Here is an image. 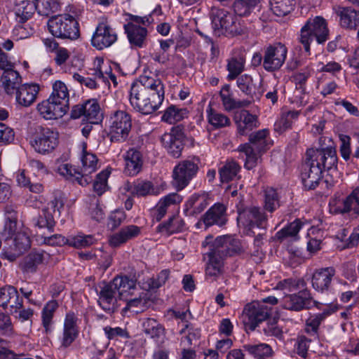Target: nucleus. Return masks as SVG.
<instances>
[{"mask_svg":"<svg viewBox=\"0 0 359 359\" xmlns=\"http://www.w3.org/2000/svg\"><path fill=\"white\" fill-rule=\"evenodd\" d=\"M142 228L130 224L125 226L121 230L109 237V242L111 246L118 247L126 243L128 241L134 239L141 233Z\"/></svg>","mask_w":359,"mask_h":359,"instance_id":"29","label":"nucleus"},{"mask_svg":"<svg viewBox=\"0 0 359 359\" xmlns=\"http://www.w3.org/2000/svg\"><path fill=\"white\" fill-rule=\"evenodd\" d=\"M269 3L272 12L279 17L290 13L294 6V0H270Z\"/></svg>","mask_w":359,"mask_h":359,"instance_id":"44","label":"nucleus"},{"mask_svg":"<svg viewBox=\"0 0 359 359\" xmlns=\"http://www.w3.org/2000/svg\"><path fill=\"white\" fill-rule=\"evenodd\" d=\"M165 90L162 81L156 77L141 76L133 83L130 90V103L133 109L148 115L159 109L164 100Z\"/></svg>","mask_w":359,"mask_h":359,"instance_id":"1","label":"nucleus"},{"mask_svg":"<svg viewBox=\"0 0 359 359\" xmlns=\"http://www.w3.org/2000/svg\"><path fill=\"white\" fill-rule=\"evenodd\" d=\"M22 231H18L16 218L13 215H11L6 221L1 236L5 241L8 242L13 238L18 232Z\"/></svg>","mask_w":359,"mask_h":359,"instance_id":"54","label":"nucleus"},{"mask_svg":"<svg viewBox=\"0 0 359 359\" xmlns=\"http://www.w3.org/2000/svg\"><path fill=\"white\" fill-rule=\"evenodd\" d=\"M125 162L124 173L129 176H135L142 169L143 156L140 151L135 148L129 149L123 156Z\"/></svg>","mask_w":359,"mask_h":359,"instance_id":"25","label":"nucleus"},{"mask_svg":"<svg viewBox=\"0 0 359 359\" xmlns=\"http://www.w3.org/2000/svg\"><path fill=\"white\" fill-rule=\"evenodd\" d=\"M233 119L240 135H245L253 128L258 127L257 116L250 114L247 110L236 111Z\"/></svg>","mask_w":359,"mask_h":359,"instance_id":"28","label":"nucleus"},{"mask_svg":"<svg viewBox=\"0 0 359 359\" xmlns=\"http://www.w3.org/2000/svg\"><path fill=\"white\" fill-rule=\"evenodd\" d=\"M206 111L208 114V122L213 128L217 129L224 126V116L222 114L214 110L211 107L210 104H209Z\"/></svg>","mask_w":359,"mask_h":359,"instance_id":"58","label":"nucleus"},{"mask_svg":"<svg viewBox=\"0 0 359 359\" xmlns=\"http://www.w3.org/2000/svg\"><path fill=\"white\" fill-rule=\"evenodd\" d=\"M58 133L50 128H44L34 140L33 147L40 154L52 151L58 144Z\"/></svg>","mask_w":359,"mask_h":359,"instance_id":"20","label":"nucleus"},{"mask_svg":"<svg viewBox=\"0 0 359 359\" xmlns=\"http://www.w3.org/2000/svg\"><path fill=\"white\" fill-rule=\"evenodd\" d=\"M244 349L255 359H265L273 355L271 347L266 344H245Z\"/></svg>","mask_w":359,"mask_h":359,"instance_id":"43","label":"nucleus"},{"mask_svg":"<svg viewBox=\"0 0 359 359\" xmlns=\"http://www.w3.org/2000/svg\"><path fill=\"white\" fill-rule=\"evenodd\" d=\"M236 79L238 88L245 95H250L252 92V78L251 76L245 74H241Z\"/></svg>","mask_w":359,"mask_h":359,"instance_id":"60","label":"nucleus"},{"mask_svg":"<svg viewBox=\"0 0 359 359\" xmlns=\"http://www.w3.org/2000/svg\"><path fill=\"white\" fill-rule=\"evenodd\" d=\"M112 283L116 286L120 299L135 295L137 292L141 290L137 285L136 280L127 276H116L113 279Z\"/></svg>","mask_w":359,"mask_h":359,"instance_id":"30","label":"nucleus"},{"mask_svg":"<svg viewBox=\"0 0 359 359\" xmlns=\"http://www.w3.org/2000/svg\"><path fill=\"white\" fill-rule=\"evenodd\" d=\"M271 309L259 301L247 304L243 311V322L245 329L254 331L270 316Z\"/></svg>","mask_w":359,"mask_h":359,"instance_id":"9","label":"nucleus"},{"mask_svg":"<svg viewBox=\"0 0 359 359\" xmlns=\"http://www.w3.org/2000/svg\"><path fill=\"white\" fill-rule=\"evenodd\" d=\"M239 151L244 152L246 156L245 168L248 170L252 169L261 161L262 152H257L256 149L250 147L249 144H241Z\"/></svg>","mask_w":359,"mask_h":359,"instance_id":"46","label":"nucleus"},{"mask_svg":"<svg viewBox=\"0 0 359 359\" xmlns=\"http://www.w3.org/2000/svg\"><path fill=\"white\" fill-rule=\"evenodd\" d=\"M36 7L35 2L30 0H20L15 4L14 11L15 19L20 24H23L32 18Z\"/></svg>","mask_w":359,"mask_h":359,"instance_id":"34","label":"nucleus"},{"mask_svg":"<svg viewBox=\"0 0 359 359\" xmlns=\"http://www.w3.org/2000/svg\"><path fill=\"white\" fill-rule=\"evenodd\" d=\"M260 0H236L233 5V11L238 16L250 14Z\"/></svg>","mask_w":359,"mask_h":359,"instance_id":"51","label":"nucleus"},{"mask_svg":"<svg viewBox=\"0 0 359 359\" xmlns=\"http://www.w3.org/2000/svg\"><path fill=\"white\" fill-rule=\"evenodd\" d=\"M183 133L181 130L173 128L161 137V142L168 152L173 157L178 158L183 149Z\"/></svg>","mask_w":359,"mask_h":359,"instance_id":"23","label":"nucleus"},{"mask_svg":"<svg viewBox=\"0 0 359 359\" xmlns=\"http://www.w3.org/2000/svg\"><path fill=\"white\" fill-rule=\"evenodd\" d=\"M238 220L245 226L248 231L255 233V229L265 231L267 226V217L258 207L252 206L238 212Z\"/></svg>","mask_w":359,"mask_h":359,"instance_id":"12","label":"nucleus"},{"mask_svg":"<svg viewBox=\"0 0 359 359\" xmlns=\"http://www.w3.org/2000/svg\"><path fill=\"white\" fill-rule=\"evenodd\" d=\"M96 292L98 295L97 302L100 307L109 313L114 312L119 297L112 281L100 285Z\"/></svg>","mask_w":359,"mask_h":359,"instance_id":"18","label":"nucleus"},{"mask_svg":"<svg viewBox=\"0 0 359 359\" xmlns=\"http://www.w3.org/2000/svg\"><path fill=\"white\" fill-rule=\"evenodd\" d=\"M198 171V166L191 161H183L178 163L172 172L173 184L178 190L188 185Z\"/></svg>","mask_w":359,"mask_h":359,"instance_id":"16","label":"nucleus"},{"mask_svg":"<svg viewBox=\"0 0 359 359\" xmlns=\"http://www.w3.org/2000/svg\"><path fill=\"white\" fill-rule=\"evenodd\" d=\"M184 223L182 219L178 217H172L164 224V227L170 233L181 231Z\"/></svg>","mask_w":359,"mask_h":359,"instance_id":"62","label":"nucleus"},{"mask_svg":"<svg viewBox=\"0 0 359 359\" xmlns=\"http://www.w3.org/2000/svg\"><path fill=\"white\" fill-rule=\"evenodd\" d=\"M244 252L245 245L239 239L226 236V257L240 255Z\"/></svg>","mask_w":359,"mask_h":359,"instance_id":"53","label":"nucleus"},{"mask_svg":"<svg viewBox=\"0 0 359 359\" xmlns=\"http://www.w3.org/2000/svg\"><path fill=\"white\" fill-rule=\"evenodd\" d=\"M124 189L130 192L133 196L144 197L147 196H157L161 190L159 187L154 186L150 181H137L133 184L127 183Z\"/></svg>","mask_w":359,"mask_h":359,"instance_id":"27","label":"nucleus"},{"mask_svg":"<svg viewBox=\"0 0 359 359\" xmlns=\"http://www.w3.org/2000/svg\"><path fill=\"white\" fill-rule=\"evenodd\" d=\"M203 219L208 226L214 224L222 226L224 224V205L220 203H215L205 212Z\"/></svg>","mask_w":359,"mask_h":359,"instance_id":"35","label":"nucleus"},{"mask_svg":"<svg viewBox=\"0 0 359 359\" xmlns=\"http://www.w3.org/2000/svg\"><path fill=\"white\" fill-rule=\"evenodd\" d=\"M299 112L298 111H289L282 114L281 117L275 123V130L280 133L291 127L292 120L298 117Z\"/></svg>","mask_w":359,"mask_h":359,"instance_id":"52","label":"nucleus"},{"mask_svg":"<svg viewBox=\"0 0 359 359\" xmlns=\"http://www.w3.org/2000/svg\"><path fill=\"white\" fill-rule=\"evenodd\" d=\"M269 130L266 129L259 130L249 135V142L244 144H249L250 147L256 149L257 152H264L267 149L266 137Z\"/></svg>","mask_w":359,"mask_h":359,"instance_id":"39","label":"nucleus"},{"mask_svg":"<svg viewBox=\"0 0 359 359\" xmlns=\"http://www.w3.org/2000/svg\"><path fill=\"white\" fill-rule=\"evenodd\" d=\"M358 194V191L354 190L337 207L336 211L339 213H346L353 210L355 214L359 215Z\"/></svg>","mask_w":359,"mask_h":359,"instance_id":"42","label":"nucleus"},{"mask_svg":"<svg viewBox=\"0 0 359 359\" xmlns=\"http://www.w3.org/2000/svg\"><path fill=\"white\" fill-rule=\"evenodd\" d=\"M84 121L93 124L100 123L102 119L100 107L96 100H88L84 102Z\"/></svg>","mask_w":359,"mask_h":359,"instance_id":"37","label":"nucleus"},{"mask_svg":"<svg viewBox=\"0 0 359 359\" xmlns=\"http://www.w3.org/2000/svg\"><path fill=\"white\" fill-rule=\"evenodd\" d=\"M182 197L177 193H172L161 198L156 205L152 210L153 217L159 222L166 214L168 209L172 206L180 203Z\"/></svg>","mask_w":359,"mask_h":359,"instance_id":"31","label":"nucleus"},{"mask_svg":"<svg viewBox=\"0 0 359 359\" xmlns=\"http://www.w3.org/2000/svg\"><path fill=\"white\" fill-rule=\"evenodd\" d=\"M224 236H218L210 245V252L207 253L209 262L205 269L208 278L216 280L222 276L224 271Z\"/></svg>","mask_w":359,"mask_h":359,"instance_id":"8","label":"nucleus"},{"mask_svg":"<svg viewBox=\"0 0 359 359\" xmlns=\"http://www.w3.org/2000/svg\"><path fill=\"white\" fill-rule=\"evenodd\" d=\"M1 86L7 95H13L22 80L20 73L15 69V64L8 60V55L0 48Z\"/></svg>","mask_w":359,"mask_h":359,"instance_id":"7","label":"nucleus"},{"mask_svg":"<svg viewBox=\"0 0 359 359\" xmlns=\"http://www.w3.org/2000/svg\"><path fill=\"white\" fill-rule=\"evenodd\" d=\"M80 161L81 165L77 168L79 175H76V182L84 187L92 182V174L99 168L98 158L94 154L87 151L86 147H83Z\"/></svg>","mask_w":359,"mask_h":359,"instance_id":"14","label":"nucleus"},{"mask_svg":"<svg viewBox=\"0 0 359 359\" xmlns=\"http://www.w3.org/2000/svg\"><path fill=\"white\" fill-rule=\"evenodd\" d=\"M36 11L40 15L49 16L59 10L57 0H35Z\"/></svg>","mask_w":359,"mask_h":359,"instance_id":"48","label":"nucleus"},{"mask_svg":"<svg viewBox=\"0 0 359 359\" xmlns=\"http://www.w3.org/2000/svg\"><path fill=\"white\" fill-rule=\"evenodd\" d=\"M78 318L73 312L66 314L63 329L59 337L60 348L66 349L72 346L79 334L77 325Z\"/></svg>","mask_w":359,"mask_h":359,"instance_id":"17","label":"nucleus"},{"mask_svg":"<svg viewBox=\"0 0 359 359\" xmlns=\"http://www.w3.org/2000/svg\"><path fill=\"white\" fill-rule=\"evenodd\" d=\"M110 171L104 170L96 175L93 182V191L99 196H101L107 188V180L109 177Z\"/></svg>","mask_w":359,"mask_h":359,"instance_id":"56","label":"nucleus"},{"mask_svg":"<svg viewBox=\"0 0 359 359\" xmlns=\"http://www.w3.org/2000/svg\"><path fill=\"white\" fill-rule=\"evenodd\" d=\"M58 308V304L55 300L48 302L41 311V323L46 334L53 330V316Z\"/></svg>","mask_w":359,"mask_h":359,"instance_id":"36","label":"nucleus"},{"mask_svg":"<svg viewBox=\"0 0 359 359\" xmlns=\"http://www.w3.org/2000/svg\"><path fill=\"white\" fill-rule=\"evenodd\" d=\"M47 25L50 33L58 39L73 41L80 36L79 22L74 16L67 13L51 17Z\"/></svg>","mask_w":359,"mask_h":359,"instance_id":"5","label":"nucleus"},{"mask_svg":"<svg viewBox=\"0 0 359 359\" xmlns=\"http://www.w3.org/2000/svg\"><path fill=\"white\" fill-rule=\"evenodd\" d=\"M306 285L303 279L287 278L280 281L275 287L277 290H286L289 292H293L300 287H304Z\"/></svg>","mask_w":359,"mask_h":359,"instance_id":"55","label":"nucleus"},{"mask_svg":"<svg viewBox=\"0 0 359 359\" xmlns=\"http://www.w3.org/2000/svg\"><path fill=\"white\" fill-rule=\"evenodd\" d=\"M143 332L156 343H162L165 337V330L163 325L154 318H147L142 322Z\"/></svg>","mask_w":359,"mask_h":359,"instance_id":"32","label":"nucleus"},{"mask_svg":"<svg viewBox=\"0 0 359 359\" xmlns=\"http://www.w3.org/2000/svg\"><path fill=\"white\" fill-rule=\"evenodd\" d=\"M280 303L283 308L293 311L309 309L314 306L320 309L323 304L314 300L310 291L306 289L295 294H285L281 297Z\"/></svg>","mask_w":359,"mask_h":359,"instance_id":"10","label":"nucleus"},{"mask_svg":"<svg viewBox=\"0 0 359 359\" xmlns=\"http://www.w3.org/2000/svg\"><path fill=\"white\" fill-rule=\"evenodd\" d=\"M280 206L279 195L277 191L273 187H267L264 191V209L273 212Z\"/></svg>","mask_w":359,"mask_h":359,"instance_id":"47","label":"nucleus"},{"mask_svg":"<svg viewBox=\"0 0 359 359\" xmlns=\"http://www.w3.org/2000/svg\"><path fill=\"white\" fill-rule=\"evenodd\" d=\"M287 50L285 45L276 43L264 50L263 67L268 72L279 69L285 61Z\"/></svg>","mask_w":359,"mask_h":359,"instance_id":"15","label":"nucleus"},{"mask_svg":"<svg viewBox=\"0 0 359 359\" xmlns=\"http://www.w3.org/2000/svg\"><path fill=\"white\" fill-rule=\"evenodd\" d=\"M329 29L326 20L321 16L309 18L302 27L299 42L305 51L310 53V44L315 39L318 43H323L328 39Z\"/></svg>","mask_w":359,"mask_h":359,"instance_id":"3","label":"nucleus"},{"mask_svg":"<svg viewBox=\"0 0 359 359\" xmlns=\"http://www.w3.org/2000/svg\"><path fill=\"white\" fill-rule=\"evenodd\" d=\"M39 86L34 83H24L15 91L16 104L20 107H29L36 100Z\"/></svg>","mask_w":359,"mask_h":359,"instance_id":"22","label":"nucleus"},{"mask_svg":"<svg viewBox=\"0 0 359 359\" xmlns=\"http://www.w3.org/2000/svg\"><path fill=\"white\" fill-rule=\"evenodd\" d=\"M116 30L106 19H100L94 32L91 44L97 50H103L110 47L117 41Z\"/></svg>","mask_w":359,"mask_h":359,"instance_id":"13","label":"nucleus"},{"mask_svg":"<svg viewBox=\"0 0 359 359\" xmlns=\"http://www.w3.org/2000/svg\"><path fill=\"white\" fill-rule=\"evenodd\" d=\"M49 258V254L43 250H33L21 261L20 268L24 273H36L40 265L43 264Z\"/></svg>","mask_w":359,"mask_h":359,"instance_id":"19","label":"nucleus"},{"mask_svg":"<svg viewBox=\"0 0 359 359\" xmlns=\"http://www.w3.org/2000/svg\"><path fill=\"white\" fill-rule=\"evenodd\" d=\"M53 91L49 96L50 100L60 102L69 109V90L66 84L61 81H55L52 86Z\"/></svg>","mask_w":359,"mask_h":359,"instance_id":"38","label":"nucleus"},{"mask_svg":"<svg viewBox=\"0 0 359 359\" xmlns=\"http://www.w3.org/2000/svg\"><path fill=\"white\" fill-rule=\"evenodd\" d=\"M302 226V222L299 219H295L287 226L278 231L276 234V238L280 241L287 238H292L294 240H297L298 238V233Z\"/></svg>","mask_w":359,"mask_h":359,"instance_id":"45","label":"nucleus"},{"mask_svg":"<svg viewBox=\"0 0 359 359\" xmlns=\"http://www.w3.org/2000/svg\"><path fill=\"white\" fill-rule=\"evenodd\" d=\"M130 21L123 25L129 43L132 48H142L147 46L148 30L144 26L152 22L150 15L143 17L130 15Z\"/></svg>","mask_w":359,"mask_h":359,"instance_id":"4","label":"nucleus"},{"mask_svg":"<svg viewBox=\"0 0 359 359\" xmlns=\"http://www.w3.org/2000/svg\"><path fill=\"white\" fill-rule=\"evenodd\" d=\"M36 109L39 114L46 120H55L64 116L69 110L60 102L50 100L48 97L37 104Z\"/></svg>","mask_w":359,"mask_h":359,"instance_id":"21","label":"nucleus"},{"mask_svg":"<svg viewBox=\"0 0 359 359\" xmlns=\"http://www.w3.org/2000/svg\"><path fill=\"white\" fill-rule=\"evenodd\" d=\"M95 241L96 240L92 235H85L82 233L68 237V245L76 248L89 247L94 244Z\"/></svg>","mask_w":359,"mask_h":359,"instance_id":"50","label":"nucleus"},{"mask_svg":"<svg viewBox=\"0 0 359 359\" xmlns=\"http://www.w3.org/2000/svg\"><path fill=\"white\" fill-rule=\"evenodd\" d=\"M338 158L334 148L307 149L305 163L302 166L301 178L304 188L315 189L323 178V171H337Z\"/></svg>","mask_w":359,"mask_h":359,"instance_id":"2","label":"nucleus"},{"mask_svg":"<svg viewBox=\"0 0 359 359\" xmlns=\"http://www.w3.org/2000/svg\"><path fill=\"white\" fill-rule=\"evenodd\" d=\"M0 306L4 309L10 306L11 313H17L18 309L23 306L22 298L13 286H6L0 289Z\"/></svg>","mask_w":359,"mask_h":359,"instance_id":"24","label":"nucleus"},{"mask_svg":"<svg viewBox=\"0 0 359 359\" xmlns=\"http://www.w3.org/2000/svg\"><path fill=\"white\" fill-rule=\"evenodd\" d=\"M170 275L169 270H162L157 276L156 278H150L148 280L149 290H155L163 285L168 280Z\"/></svg>","mask_w":359,"mask_h":359,"instance_id":"61","label":"nucleus"},{"mask_svg":"<svg viewBox=\"0 0 359 359\" xmlns=\"http://www.w3.org/2000/svg\"><path fill=\"white\" fill-rule=\"evenodd\" d=\"M340 24L343 27L355 29L359 24V11L352 8H344L339 12Z\"/></svg>","mask_w":359,"mask_h":359,"instance_id":"41","label":"nucleus"},{"mask_svg":"<svg viewBox=\"0 0 359 359\" xmlns=\"http://www.w3.org/2000/svg\"><path fill=\"white\" fill-rule=\"evenodd\" d=\"M64 202L61 196H55L47 203L38 217L33 219L34 226L40 229L46 228L50 232L53 231L55 225V217L60 215V209L63 208Z\"/></svg>","mask_w":359,"mask_h":359,"instance_id":"11","label":"nucleus"},{"mask_svg":"<svg viewBox=\"0 0 359 359\" xmlns=\"http://www.w3.org/2000/svg\"><path fill=\"white\" fill-rule=\"evenodd\" d=\"M8 244L18 255H20L30 248L31 240L25 231L18 232L13 238L8 241Z\"/></svg>","mask_w":359,"mask_h":359,"instance_id":"40","label":"nucleus"},{"mask_svg":"<svg viewBox=\"0 0 359 359\" xmlns=\"http://www.w3.org/2000/svg\"><path fill=\"white\" fill-rule=\"evenodd\" d=\"M245 56L242 53H234L227 63L228 74L226 79L228 81H233L245 70Z\"/></svg>","mask_w":359,"mask_h":359,"instance_id":"33","label":"nucleus"},{"mask_svg":"<svg viewBox=\"0 0 359 359\" xmlns=\"http://www.w3.org/2000/svg\"><path fill=\"white\" fill-rule=\"evenodd\" d=\"M149 296L148 293L145 291H141L138 292V297H134L130 299H126L127 301V309H130L132 308H138L141 310H143L146 307H147V304L149 302Z\"/></svg>","mask_w":359,"mask_h":359,"instance_id":"57","label":"nucleus"},{"mask_svg":"<svg viewBox=\"0 0 359 359\" xmlns=\"http://www.w3.org/2000/svg\"><path fill=\"white\" fill-rule=\"evenodd\" d=\"M188 203L193 208V214H199L208 206V202L205 196H192Z\"/></svg>","mask_w":359,"mask_h":359,"instance_id":"59","label":"nucleus"},{"mask_svg":"<svg viewBox=\"0 0 359 359\" xmlns=\"http://www.w3.org/2000/svg\"><path fill=\"white\" fill-rule=\"evenodd\" d=\"M334 275L335 269L333 267H326L316 270L313 273L311 279L313 288L320 292L328 291Z\"/></svg>","mask_w":359,"mask_h":359,"instance_id":"26","label":"nucleus"},{"mask_svg":"<svg viewBox=\"0 0 359 359\" xmlns=\"http://www.w3.org/2000/svg\"><path fill=\"white\" fill-rule=\"evenodd\" d=\"M311 341V339H307L303 335L297 337L295 346L299 355L304 358L306 357Z\"/></svg>","mask_w":359,"mask_h":359,"instance_id":"63","label":"nucleus"},{"mask_svg":"<svg viewBox=\"0 0 359 359\" xmlns=\"http://www.w3.org/2000/svg\"><path fill=\"white\" fill-rule=\"evenodd\" d=\"M125 219L126 214L123 210H116L109 215L108 226L111 229H114L119 226Z\"/></svg>","mask_w":359,"mask_h":359,"instance_id":"64","label":"nucleus"},{"mask_svg":"<svg viewBox=\"0 0 359 359\" xmlns=\"http://www.w3.org/2000/svg\"><path fill=\"white\" fill-rule=\"evenodd\" d=\"M187 112L186 109L178 108L175 105H171L165 111L162 116V120L169 123H173L184 118L187 116Z\"/></svg>","mask_w":359,"mask_h":359,"instance_id":"49","label":"nucleus"},{"mask_svg":"<svg viewBox=\"0 0 359 359\" xmlns=\"http://www.w3.org/2000/svg\"><path fill=\"white\" fill-rule=\"evenodd\" d=\"M109 124L111 142L121 143L128 140L132 129V118L128 112L120 109L112 111Z\"/></svg>","mask_w":359,"mask_h":359,"instance_id":"6","label":"nucleus"}]
</instances>
